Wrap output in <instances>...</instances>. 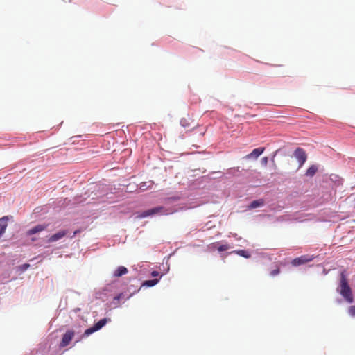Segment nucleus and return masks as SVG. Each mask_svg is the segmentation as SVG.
Instances as JSON below:
<instances>
[{
  "instance_id": "4468645a",
  "label": "nucleus",
  "mask_w": 355,
  "mask_h": 355,
  "mask_svg": "<svg viewBox=\"0 0 355 355\" xmlns=\"http://www.w3.org/2000/svg\"><path fill=\"white\" fill-rule=\"evenodd\" d=\"M318 171V167L315 165H311L306 171V175L313 177Z\"/></svg>"
},
{
  "instance_id": "7ed1b4c3",
  "label": "nucleus",
  "mask_w": 355,
  "mask_h": 355,
  "mask_svg": "<svg viewBox=\"0 0 355 355\" xmlns=\"http://www.w3.org/2000/svg\"><path fill=\"white\" fill-rule=\"evenodd\" d=\"M108 321H110V319L103 318L100 320L98 322L94 324L92 327L86 329L84 332V336H88L89 334L101 329L103 328Z\"/></svg>"
},
{
  "instance_id": "ddd939ff",
  "label": "nucleus",
  "mask_w": 355,
  "mask_h": 355,
  "mask_svg": "<svg viewBox=\"0 0 355 355\" xmlns=\"http://www.w3.org/2000/svg\"><path fill=\"white\" fill-rule=\"evenodd\" d=\"M232 253H235L241 257H245V258H250L251 257L250 253L245 250H234L232 252Z\"/></svg>"
},
{
  "instance_id": "4be33fe9",
  "label": "nucleus",
  "mask_w": 355,
  "mask_h": 355,
  "mask_svg": "<svg viewBox=\"0 0 355 355\" xmlns=\"http://www.w3.org/2000/svg\"><path fill=\"white\" fill-rule=\"evenodd\" d=\"M37 239H38V238L35 236L34 235L31 239V241H33V242L36 241Z\"/></svg>"
},
{
  "instance_id": "b1692460",
  "label": "nucleus",
  "mask_w": 355,
  "mask_h": 355,
  "mask_svg": "<svg viewBox=\"0 0 355 355\" xmlns=\"http://www.w3.org/2000/svg\"><path fill=\"white\" fill-rule=\"evenodd\" d=\"M28 267H29V265H28V264H24V265L23 266V268H24V270H25V269H26V268H28Z\"/></svg>"
},
{
  "instance_id": "6ab92c4d",
  "label": "nucleus",
  "mask_w": 355,
  "mask_h": 355,
  "mask_svg": "<svg viewBox=\"0 0 355 355\" xmlns=\"http://www.w3.org/2000/svg\"><path fill=\"white\" fill-rule=\"evenodd\" d=\"M186 122H187V119H182L181 121H180V124L183 127H187L188 124Z\"/></svg>"
},
{
  "instance_id": "aec40b11",
  "label": "nucleus",
  "mask_w": 355,
  "mask_h": 355,
  "mask_svg": "<svg viewBox=\"0 0 355 355\" xmlns=\"http://www.w3.org/2000/svg\"><path fill=\"white\" fill-rule=\"evenodd\" d=\"M279 273V269L277 268V269H275V270L271 271L270 275L272 276H275V275H277Z\"/></svg>"
},
{
  "instance_id": "f257e3e1",
  "label": "nucleus",
  "mask_w": 355,
  "mask_h": 355,
  "mask_svg": "<svg viewBox=\"0 0 355 355\" xmlns=\"http://www.w3.org/2000/svg\"><path fill=\"white\" fill-rule=\"evenodd\" d=\"M340 293L349 302H353L352 290L348 284V282L345 272H342L340 275Z\"/></svg>"
},
{
  "instance_id": "2eb2a0df",
  "label": "nucleus",
  "mask_w": 355,
  "mask_h": 355,
  "mask_svg": "<svg viewBox=\"0 0 355 355\" xmlns=\"http://www.w3.org/2000/svg\"><path fill=\"white\" fill-rule=\"evenodd\" d=\"M153 184V182L150 181L149 182H141L139 185V188L141 191H145L148 188H151Z\"/></svg>"
},
{
  "instance_id": "a878e982",
  "label": "nucleus",
  "mask_w": 355,
  "mask_h": 355,
  "mask_svg": "<svg viewBox=\"0 0 355 355\" xmlns=\"http://www.w3.org/2000/svg\"><path fill=\"white\" fill-rule=\"evenodd\" d=\"M78 232H80L79 230H76L74 232H73V236H74L76 234H78Z\"/></svg>"
},
{
  "instance_id": "39448f33",
  "label": "nucleus",
  "mask_w": 355,
  "mask_h": 355,
  "mask_svg": "<svg viewBox=\"0 0 355 355\" xmlns=\"http://www.w3.org/2000/svg\"><path fill=\"white\" fill-rule=\"evenodd\" d=\"M75 335V332L73 330H68L66 331V333L63 335L62 340L60 343V347H67L71 340L73 339V336Z\"/></svg>"
},
{
  "instance_id": "f3484780",
  "label": "nucleus",
  "mask_w": 355,
  "mask_h": 355,
  "mask_svg": "<svg viewBox=\"0 0 355 355\" xmlns=\"http://www.w3.org/2000/svg\"><path fill=\"white\" fill-rule=\"evenodd\" d=\"M230 247L228 244H223L218 247V250L219 252H223L227 250L228 249H230Z\"/></svg>"
},
{
  "instance_id": "f8f14e48",
  "label": "nucleus",
  "mask_w": 355,
  "mask_h": 355,
  "mask_svg": "<svg viewBox=\"0 0 355 355\" xmlns=\"http://www.w3.org/2000/svg\"><path fill=\"white\" fill-rule=\"evenodd\" d=\"M263 205H264V200L263 199H259V200H256L252 201L248 207L250 209H255L257 207H261Z\"/></svg>"
},
{
  "instance_id": "0eeeda50",
  "label": "nucleus",
  "mask_w": 355,
  "mask_h": 355,
  "mask_svg": "<svg viewBox=\"0 0 355 355\" xmlns=\"http://www.w3.org/2000/svg\"><path fill=\"white\" fill-rule=\"evenodd\" d=\"M313 260V258L309 255H303L300 257L294 259L291 263L293 266H298L304 264Z\"/></svg>"
},
{
  "instance_id": "393cba45",
  "label": "nucleus",
  "mask_w": 355,
  "mask_h": 355,
  "mask_svg": "<svg viewBox=\"0 0 355 355\" xmlns=\"http://www.w3.org/2000/svg\"><path fill=\"white\" fill-rule=\"evenodd\" d=\"M170 199H171L173 200H179V198L178 197H173V198H171Z\"/></svg>"
},
{
  "instance_id": "1a4fd4ad",
  "label": "nucleus",
  "mask_w": 355,
  "mask_h": 355,
  "mask_svg": "<svg viewBox=\"0 0 355 355\" xmlns=\"http://www.w3.org/2000/svg\"><path fill=\"white\" fill-rule=\"evenodd\" d=\"M264 150H265V148H263V147L255 148L250 154L247 155L245 156V158L246 159H251V158L257 159L264 152Z\"/></svg>"
},
{
  "instance_id": "20e7f679",
  "label": "nucleus",
  "mask_w": 355,
  "mask_h": 355,
  "mask_svg": "<svg viewBox=\"0 0 355 355\" xmlns=\"http://www.w3.org/2000/svg\"><path fill=\"white\" fill-rule=\"evenodd\" d=\"M293 155L297 160L299 168H301L307 159V155L305 150L302 148H297L293 153Z\"/></svg>"
},
{
  "instance_id": "f03ea898",
  "label": "nucleus",
  "mask_w": 355,
  "mask_h": 355,
  "mask_svg": "<svg viewBox=\"0 0 355 355\" xmlns=\"http://www.w3.org/2000/svg\"><path fill=\"white\" fill-rule=\"evenodd\" d=\"M175 211H176V210H173V209L168 210V209H166L164 207L159 206V207H156L153 209L143 211L141 214L140 216L141 218H146V217H148V216H152L154 214H158L168 215V214H173Z\"/></svg>"
},
{
  "instance_id": "5701e85b",
  "label": "nucleus",
  "mask_w": 355,
  "mask_h": 355,
  "mask_svg": "<svg viewBox=\"0 0 355 355\" xmlns=\"http://www.w3.org/2000/svg\"><path fill=\"white\" fill-rule=\"evenodd\" d=\"M262 161L264 162L265 164H266L268 162V157H266L262 158Z\"/></svg>"
},
{
  "instance_id": "9b49d317",
  "label": "nucleus",
  "mask_w": 355,
  "mask_h": 355,
  "mask_svg": "<svg viewBox=\"0 0 355 355\" xmlns=\"http://www.w3.org/2000/svg\"><path fill=\"white\" fill-rule=\"evenodd\" d=\"M128 273V269L124 266H119L114 272V276L116 277H121Z\"/></svg>"
},
{
  "instance_id": "9d476101",
  "label": "nucleus",
  "mask_w": 355,
  "mask_h": 355,
  "mask_svg": "<svg viewBox=\"0 0 355 355\" xmlns=\"http://www.w3.org/2000/svg\"><path fill=\"white\" fill-rule=\"evenodd\" d=\"M8 216L0 218V237L4 234L8 226Z\"/></svg>"
},
{
  "instance_id": "423d86ee",
  "label": "nucleus",
  "mask_w": 355,
  "mask_h": 355,
  "mask_svg": "<svg viewBox=\"0 0 355 355\" xmlns=\"http://www.w3.org/2000/svg\"><path fill=\"white\" fill-rule=\"evenodd\" d=\"M49 225L48 224H37L35 226L29 229L26 232V236H33L36 234L40 233L42 231H44L47 229Z\"/></svg>"
},
{
  "instance_id": "bb28decb",
  "label": "nucleus",
  "mask_w": 355,
  "mask_h": 355,
  "mask_svg": "<svg viewBox=\"0 0 355 355\" xmlns=\"http://www.w3.org/2000/svg\"><path fill=\"white\" fill-rule=\"evenodd\" d=\"M119 299H120V295L114 297V300H119Z\"/></svg>"
},
{
  "instance_id": "6e6552de",
  "label": "nucleus",
  "mask_w": 355,
  "mask_h": 355,
  "mask_svg": "<svg viewBox=\"0 0 355 355\" xmlns=\"http://www.w3.org/2000/svg\"><path fill=\"white\" fill-rule=\"evenodd\" d=\"M67 233H68V230H60V231L56 232L55 234L51 235V236H49L47 241H48V243L55 242V241L62 239L63 237H64L67 234Z\"/></svg>"
},
{
  "instance_id": "dca6fc26",
  "label": "nucleus",
  "mask_w": 355,
  "mask_h": 355,
  "mask_svg": "<svg viewBox=\"0 0 355 355\" xmlns=\"http://www.w3.org/2000/svg\"><path fill=\"white\" fill-rule=\"evenodd\" d=\"M158 282H159L158 279H152V280H146L143 283V286L151 287V286L156 285L158 283Z\"/></svg>"
},
{
  "instance_id": "412c9836",
  "label": "nucleus",
  "mask_w": 355,
  "mask_h": 355,
  "mask_svg": "<svg viewBox=\"0 0 355 355\" xmlns=\"http://www.w3.org/2000/svg\"><path fill=\"white\" fill-rule=\"evenodd\" d=\"M159 275V272L157 271H153L151 272V276L153 277H157Z\"/></svg>"
},
{
  "instance_id": "a211bd4d",
  "label": "nucleus",
  "mask_w": 355,
  "mask_h": 355,
  "mask_svg": "<svg viewBox=\"0 0 355 355\" xmlns=\"http://www.w3.org/2000/svg\"><path fill=\"white\" fill-rule=\"evenodd\" d=\"M349 314L352 316L355 317V306H352L348 309Z\"/></svg>"
}]
</instances>
